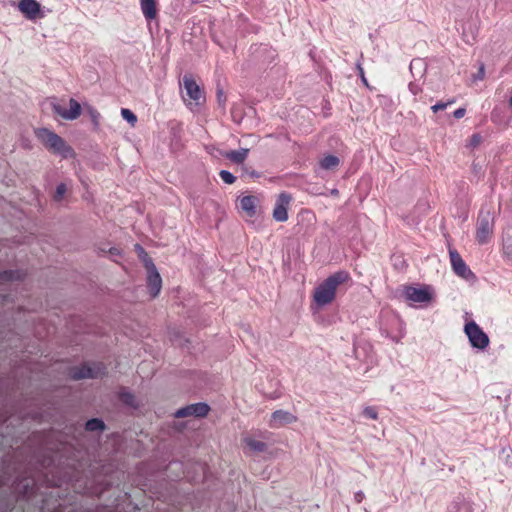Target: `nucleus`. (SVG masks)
<instances>
[{"instance_id":"f257e3e1","label":"nucleus","mask_w":512,"mask_h":512,"mask_svg":"<svg viewBox=\"0 0 512 512\" xmlns=\"http://www.w3.org/2000/svg\"><path fill=\"white\" fill-rule=\"evenodd\" d=\"M350 279L349 273L344 270L331 274L314 289L312 294L313 301L318 307L331 304L336 298L338 287Z\"/></svg>"},{"instance_id":"f03ea898","label":"nucleus","mask_w":512,"mask_h":512,"mask_svg":"<svg viewBox=\"0 0 512 512\" xmlns=\"http://www.w3.org/2000/svg\"><path fill=\"white\" fill-rule=\"evenodd\" d=\"M37 139L44 145V147L53 154L60 155L66 159L74 157L75 152L73 148L66 143V141L59 135L47 128H38L35 130Z\"/></svg>"},{"instance_id":"7ed1b4c3","label":"nucleus","mask_w":512,"mask_h":512,"mask_svg":"<svg viewBox=\"0 0 512 512\" xmlns=\"http://www.w3.org/2000/svg\"><path fill=\"white\" fill-rule=\"evenodd\" d=\"M182 84L186 91L182 95L183 101L192 109V106H199L205 101V95L200 86L196 83L192 74H185L182 78Z\"/></svg>"},{"instance_id":"20e7f679","label":"nucleus","mask_w":512,"mask_h":512,"mask_svg":"<svg viewBox=\"0 0 512 512\" xmlns=\"http://www.w3.org/2000/svg\"><path fill=\"white\" fill-rule=\"evenodd\" d=\"M494 232V217L490 211L481 210L476 223L475 238L478 244L484 245L490 241Z\"/></svg>"},{"instance_id":"39448f33","label":"nucleus","mask_w":512,"mask_h":512,"mask_svg":"<svg viewBox=\"0 0 512 512\" xmlns=\"http://www.w3.org/2000/svg\"><path fill=\"white\" fill-rule=\"evenodd\" d=\"M464 331L474 348L484 350L489 345L487 334L474 321L465 324Z\"/></svg>"},{"instance_id":"423d86ee","label":"nucleus","mask_w":512,"mask_h":512,"mask_svg":"<svg viewBox=\"0 0 512 512\" xmlns=\"http://www.w3.org/2000/svg\"><path fill=\"white\" fill-rule=\"evenodd\" d=\"M104 367L99 364L82 365L70 369V377L74 380L97 378L103 373Z\"/></svg>"},{"instance_id":"0eeeda50","label":"nucleus","mask_w":512,"mask_h":512,"mask_svg":"<svg viewBox=\"0 0 512 512\" xmlns=\"http://www.w3.org/2000/svg\"><path fill=\"white\" fill-rule=\"evenodd\" d=\"M292 201V196L287 192L278 195L275 207L273 209V218L277 222H285L288 220V208Z\"/></svg>"},{"instance_id":"6e6552de","label":"nucleus","mask_w":512,"mask_h":512,"mask_svg":"<svg viewBox=\"0 0 512 512\" xmlns=\"http://www.w3.org/2000/svg\"><path fill=\"white\" fill-rule=\"evenodd\" d=\"M146 268L148 271L147 277V287L149 289L150 295L154 298L156 297L162 288V279L160 274L158 273L155 265L151 260L146 262Z\"/></svg>"},{"instance_id":"1a4fd4ad","label":"nucleus","mask_w":512,"mask_h":512,"mask_svg":"<svg viewBox=\"0 0 512 512\" xmlns=\"http://www.w3.org/2000/svg\"><path fill=\"white\" fill-rule=\"evenodd\" d=\"M69 109L60 104H53V111L65 120H75L81 115V105L78 101L71 98L69 100Z\"/></svg>"},{"instance_id":"9d476101","label":"nucleus","mask_w":512,"mask_h":512,"mask_svg":"<svg viewBox=\"0 0 512 512\" xmlns=\"http://www.w3.org/2000/svg\"><path fill=\"white\" fill-rule=\"evenodd\" d=\"M210 408L206 403H195L178 409L175 412V417L184 418L188 416L205 417Z\"/></svg>"},{"instance_id":"9b49d317","label":"nucleus","mask_w":512,"mask_h":512,"mask_svg":"<svg viewBox=\"0 0 512 512\" xmlns=\"http://www.w3.org/2000/svg\"><path fill=\"white\" fill-rule=\"evenodd\" d=\"M450 262L453 271L460 277L468 278L472 272L455 249H449Z\"/></svg>"},{"instance_id":"f8f14e48","label":"nucleus","mask_w":512,"mask_h":512,"mask_svg":"<svg viewBox=\"0 0 512 512\" xmlns=\"http://www.w3.org/2000/svg\"><path fill=\"white\" fill-rule=\"evenodd\" d=\"M297 421V417L284 410H276L272 413L271 418L269 420V426L271 428H280L287 424H292Z\"/></svg>"},{"instance_id":"ddd939ff","label":"nucleus","mask_w":512,"mask_h":512,"mask_svg":"<svg viewBox=\"0 0 512 512\" xmlns=\"http://www.w3.org/2000/svg\"><path fill=\"white\" fill-rule=\"evenodd\" d=\"M18 8L30 20L36 19L40 13V4L36 0H20Z\"/></svg>"},{"instance_id":"4468645a","label":"nucleus","mask_w":512,"mask_h":512,"mask_svg":"<svg viewBox=\"0 0 512 512\" xmlns=\"http://www.w3.org/2000/svg\"><path fill=\"white\" fill-rule=\"evenodd\" d=\"M405 294L407 299L416 303L429 302L432 298L431 293L427 288L408 287Z\"/></svg>"},{"instance_id":"2eb2a0df","label":"nucleus","mask_w":512,"mask_h":512,"mask_svg":"<svg viewBox=\"0 0 512 512\" xmlns=\"http://www.w3.org/2000/svg\"><path fill=\"white\" fill-rule=\"evenodd\" d=\"M158 0H140L141 10L146 20H153L157 16Z\"/></svg>"},{"instance_id":"dca6fc26","label":"nucleus","mask_w":512,"mask_h":512,"mask_svg":"<svg viewBox=\"0 0 512 512\" xmlns=\"http://www.w3.org/2000/svg\"><path fill=\"white\" fill-rule=\"evenodd\" d=\"M257 203V197L252 195L244 196L240 199V207L249 217H253L256 214Z\"/></svg>"},{"instance_id":"f3484780","label":"nucleus","mask_w":512,"mask_h":512,"mask_svg":"<svg viewBox=\"0 0 512 512\" xmlns=\"http://www.w3.org/2000/svg\"><path fill=\"white\" fill-rule=\"evenodd\" d=\"M340 164V159L334 155H327L323 157L319 165L324 170H335Z\"/></svg>"},{"instance_id":"a211bd4d","label":"nucleus","mask_w":512,"mask_h":512,"mask_svg":"<svg viewBox=\"0 0 512 512\" xmlns=\"http://www.w3.org/2000/svg\"><path fill=\"white\" fill-rule=\"evenodd\" d=\"M248 152V149L232 150L226 154V158L236 164H242L246 160Z\"/></svg>"},{"instance_id":"6ab92c4d","label":"nucleus","mask_w":512,"mask_h":512,"mask_svg":"<svg viewBox=\"0 0 512 512\" xmlns=\"http://www.w3.org/2000/svg\"><path fill=\"white\" fill-rule=\"evenodd\" d=\"M243 442L253 452H264L267 449L265 442L253 439L251 437L244 438Z\"/></svg>"},{"instance_id":"aec40b11","label":"nucleus","mask_w":512,"mask_h":512,"mask_svg":"<svg viewBox=\"0 0 512 512\" xmlns=\"http://www.w3.org/2000/svg\"><path fill=\"white\" fill-rule=\"evenodd\" d=\"M502 251L506 257L512 258V234L506 233L503 236Z\"/></svg>"},{"instance_id":"412c9836","label":"nucleus","mask_w":512,"mask_h":512,"mask_svg":"<svg viewBox=\"0 0 512 512\" xmlns=\"http://www.w3.org/2000/svg\"><path fill=\"white\" fill-rule=\"evenodd\" d=\"M119 399L124 404H126V405H128L130 407H134V408L137 407V402H136L135 396L132 393L128 392V391H125V390L120 391Z\"/></svg>"},{"instance_id":"4be33fe9","label":"nucleus","mask_w":512,"mask_h":512,"mask_svg":"<svg viewBox=\"0 0 512 512\" xmlns=\"http://www.w3.org/2000/svg\"><path fill=\"white\" fill-rule=\"evenodd\" d=\"M85 428L87 431H102L105 428V424L102 420L93 418L86 422Z\"/></svg>"},{"instance_id":"5701e85b","label":"nucleus","mask_w":512,"mask_h":512,"mask_svg":"<svg viewBox=\"0 0 512 512\" xmlns=\"http://www.w3.org/2000/svg\"><path fill=\"white\" fill-rule=\"evenodd\" d=\"M121 115L122 117L127 120L132 126L135 125V123L137 122V117L136 115L129 109L127 108H123L121 110Z\"/></svg>"},{"instance_id":"b1692460","label":"nucleus","mask_w":512,"mask_h":512,"mask_svg":"<svg viewBox=\"0 0 512 512\" xmlns=\"http://www.w3.org/2000/svg\"><path fill=\"white\" fill-rule=\"evenodd\" d=\"M219 176L226 184H233L236 181V177L227 170H221Z\"/></svg>"},{"instance_id":"393cba45","label":"nucleus","mask_w":512,"mask_h":512,"mask_svg":"<svg viewBox=\"0 0 512 512\" xmlns=\"http://www.w3.org/2000/svg\"><path fill=\"white\" fill-rule=\"evenodd\" d=\"M87 113L89 114L93 124L95 126L99 125L100 113L92 106L87 107Z\"/></svg>"},{"instance_id":"a878e982","label":"nucleus","mask_w":512,"mask_h":512,"mask_svg":"<svg viewBox=\"0 0 512 512\" xmlns=\"http://www.w3.org/2000/svg\"><path fill=\"white\" fill-rule=\"evenodd\" d=\"M18 278H19L18 272H14V271L0 272V281H11V280L18 279Z\"/></svg>"},{"instance_id":"bb28decb","label":"nucleus","mask_w":512,"mask_h":512,"mask_svg":"<svg viewBox=\"0 0 512 512\" xmlns=\"http://www.w3.org/2000/svg\"><path fill=\"white\" fill-rule=\"evenodd\" d=\"M66 191H67L66 185L64 183L59 184L56 188V191L54 194V199L56 201H60L63 198Z\"/></svg>"},{"instance_id":"cd10ccee","label":"nucleus","mask_w":512,"mask_h":512,"mask_svg":"<svg viewBox=\"0 0 512 512\" xmlns=\"http://www.w3.org/2000/svg\"><path fill=\"white\" fill-rule=\"evenodd\" d=\"M363 415L367 418L377 420L378 419V413L377 410L374 407L368 406L364 408Z\"/></svg>"},{"instance_id":"c85d7f7f","label":"nucleus","mask_w":512,"mask_h":512,"mask_svg":"<svg viewBox=\"0 0 512 512\" xmlns=\"http://www.w3.org/2000/svg\"><path fill=\"white\" fill-rule=\"evenodd\" d=\"M452 103H454V101H453V100H452V101H448V102H446V103H444V102H438V103H436L435 105H433V106L431 107V109L433 110V112H435V113H436V112H438V111H440V110H444V109H446V108H447V106H448V105H451Z\"/></svg>"},{"instance_id":"c756f323","label":"nucleus","mask_w":512,"mask_h":512,"mask_svg":"<svg viewBox=\"0 0 512 512\" xmlns=\"http://www.w3.org/2000/svg\"><path fill=\"white\" fill-rule=\"evenodd\" d=\"M465 113H466L465 108H458L454 111L453 115L455 118L460 119V118L464 117Z\"/></svg>"},{"instance_id":"7c9ffc66","label":"nucleus","mask_w":512,"mask_h":512,"mask_svg":"<svg viewBox=\"0 0 512 512\" xmlns=\"http://www.w3.org/2000/svg\"><path fill=\"white\" fill-rule=\"evenodd\" d=\"M470 141H471V145L472 146H477L481 142V136L479 134H473L471 136V140Z\"/></svg>"},{"instance_id":"2f4dec72","label":"nucleus","mask_w":512,"mask_h":512,"mask_svg":"<svg viewBox=\"0 0 512 512\" xmlns=\"http://www.w3.org/2000/svg\"><path fill=\"white\" fill-rule=\"evenodd\" d=\"M354 498H355V501L357 503H360L363 500V498H364L363 492H361V491L356 492L355 495H354Z\"/></svg>"},{"instance_id":"473e14b6","label":"nucleus","mask_w":512,"mask_h":512,"mask_svg":"<svg viewBox=\"0 0 512 512\" xmlns=\"http://www.w3.org/2000/svg\"><path fill=\"white\" fill-rule=\"evenodd\" d=\"M109 252H110L111 254H113V255H117V254H119V250H118L117 248H115V247L110 248V249H109Z\"/></svg>"},{"instance_id":"72a5a7b5","label":"nucleus","mask_w":512,"mask_h":512,"mask_svg":"<svg viewBox=\"0 0 512 512\" xmlns=\"http://www.w3.org/2000/svg\"><path fill=\"white\" fill-rule=\"evenodd\" d=\"M361 77H362L363 82L367 85V80H366V78L364 77V73H363V70H362V69H361Z\"/></svg>"},{"instance_id":"f704fd0d","label":"nucleus","mask_w":512,"mask_h":512,"mask_svg":"<svg viewBox=\"0 0 512 512\" xmlns=\"http://www.w3.org/2000/svg\"><path fill=\"white\" fill-rule=\"evenodd\" d=\"M508 105L512 109V96L508 100Z\"/></svg>"},{"instance_id":"c9c22d12","label":"nucleus","mask_w":512,"mask_h":512,"mask_svg":"<svg viewBox=\"0 0 512 512\" xmlns=\"http://www.w3.org/2000/svg\"><path fill=\"white\" fill-rule=\"evenodd\" d=\"M483 74H484V67L482 66V67L480 68V70H479V75H482V76H483Z\"/></svg>"},{"instance_id":"e433bc0d","label":"nucleus","mask_w":512,"mask_h":512,"mask_svg":"<svg viewBox=\"0 0 512 512\" xmlns=\"http://www.w3.org/2000/svg\"><path fill=\"white\" fill-rule=\"evenodd\" d=\"M136 247L143 251L142 247L140 245H136Z\"/></svg>"}]
</instances>
